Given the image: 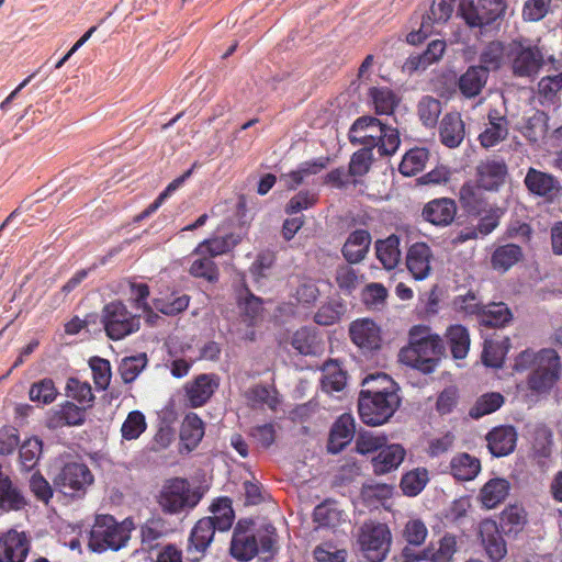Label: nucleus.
<instances>
[{
  "label": "nucleus",
  "instance_id": "obj_1",
  "mask_svg": "<svg viewBox=\"0 0 562 562\" xmlns=\"http://www.w3.org/2000/svg\"><path fill=\"white\" fill-rule=\"evenodd\" d=\"M279 551V536L272 524L255 527L252 521L239 520L234 528L229 552L238 561H250L257 555L272 559Z\"/></svg>",
  "mask_w": 562,
  "mask_h": 562
},
{
  "label": "nucleus",
  "instance_id": "obj_2",
  "mask_svg": "<svg viewBox=\"0 0 562 562\" xmlns=\"http://www.w3.org/2000/svg\"><path fill=\"white\" fill-rule=\"evenodd\" d=\"M445 344L439 335L426 325H414L408 331V345L400 350V361L429 374L445 355Z\"/></svg>",
  "mask_w": 562,
  "mask_h": 562
},
{
  "label": "nucleus",
  "instance_id": "obj_3",
  "mask_svg": "<svg viewBox=\"0 0 562 562\" xmlns=\"http://www.w3.org/2000/svg\"><path fill=\"white\" fill-rule=\"evenodd\" d=\"M349 140L352 145H362L371 149L378 148L380 156L395 154L401 144L396 127L382 123L371 115L358 117L349 130Z\"/></svg>",
  "mask_w": 562,
  "mask_h": 562
},
{
  "label": "nucleus",
  "instance_id": "obj_4",
  "mask_svg": "<svg viewBox=\"0 0 562 562\" xmlns=\"http://www.w3.org/2000/svg\"><path fill=\"white\" fill-rule=\"evenodd\" d=\"M133 529L132 518L117 521L109 514L97 515L89 532L88 548L95 553L119 551L127 546Z\"/></svg>",
  "mask_w": 562,
  "mask_h": 562
},
{
  "label": "nucleus",
  "instance_id": "obj_5",
  "mask_svg": "<svg viewBox=\"0 0 562 562\" xmlns=\"http://www.w3.org/2000/svg\"><path fill=\"white\" fill-rule=\"evenodd\" d=\"M56 493L67 503L82 501L94 484V475L82 461L72 460L61 463L53 476Z\"/></svg>",
  "mask_w": 562,
  "mask_h": 562
},
{
  "label": "nucleus",
  "instance_id": "obj_6",
  "mask_svg": "<svg viewBox=\"0 0 562 562\" xmlns=\"http://www.w3.org/2000/svg\"><path fill=\"white\" fill-rule=\"evenodd\" d=\"M101 323L110 339L121 340L139 330L140 317L132 313L122 301L115 300L103 306Z\"/></svg>",
  "mask_w": 562,
  "mask_h": 562
},
{
  "label": "nucleus",
  "instance_id": "obj_7",
  "mask_svg": "<svg viewBox=\"0 0 562 562\" xmlns=\"http://www.w3.org/2000/svg\"><path fill=\"white\" fill-rule=\"evenodd\" d=\"M507 9L506 0H460L459 14L470 27L481 30L504 18Z\"/></svg>",
  "mask_w": 562,
  "mask_h": 562
},
{
  "label": "nucleus",
  "instance_id": "obj_8",
  "mask_svg": "<svg viewBox=\"0 0 562 562\" xmlns=\"http://www.w3.org/2000/svg\"><path fill=\"white\" fill-rule=\"evenodd\" d=\"M401 405L400 396L360 394L358 413L362 423L368 426H381L390 420Z\"/></svg>",
  "mask_w": 562,
  "mask_h": 562
},
{
  "label": "nucleus",
  "instance_id": "obj_9",
  "mask_svg": "<svg viewBox=\"0 0 562 562\" xmlns=\"http://www.w3.org/2000/svg\"><path fill=\"white\" fill-rule=\"evenodd\" d=\"M200 499L201 495L190 488L186 479L175 477L164 485L158 503L164 513L179 514L195 507Z\"/></svg>",
  "mask_w": 562,
  "mask_h": 562
},
{
  "label": "nucleus",
  "instance_id": "obj_10",
  "mask_svg": "<svg viewBox=\"0 0 562 562\" xmlns=\"http://www.w3.org/2000/svg\"><path fill=\"white\" fill-rule=\"evenodd\" d=\"M391 541V531L385 524L366 522L361 527L359 544L369 562H382L390 551Z\"/></svg>",
  "mask_w": 562,
  "mask_h": 562
},
{
  "label": "nucleus",
  "instance_id": "obj_11",
  "mask_svg": "<svg viewBox=\"0 0 562 562\" xmlns=\"http://www.w3.org/2000/svg\"><path fill=\"white\" fill-rule=\"evenodd\" d=\"M540 364L528 376V386L530 390L542 393L549 391L558 381L561 363L558 352L553 349H542L539 352Z\"/></svg>",
  "mask_w": 562,
  "mask_h": 562
},
{
  "label": "nucleus",
  "instance_id": "obj_12",
  "mask_svg": "<svg viewBox=\"0 0 562 562\" xmlns=\"http://www.w3.org/2000/svg\"><path fill=\"white\" fill-rule=\"evenodd\" d=\"M512 71L518 78H535L544 64V56L538 46L515 45L510 50Z\"/></svg>",
  "mask_w": 562,
  "mask_h": 562
},
{
  "label": "nucleus",
  "instance_id": "obj_13",
  "mask_svg": "<svg viewBox=\"0 0 562 562\" xmlns=\"http://www.w3.org/2000/svg\"><path fill=\"white\" fill-rule=\"evenodd\" d=\"M214 522L211 518H201L192 527L187 543V555L190 562H200L206 554L211 543L214 540Z\"/></svg>",
  "mask_w": 562,
  "mask_h": 562
},
{
  "label": "nucleus",
  "instance_id": "obj_14",
  "mask_svg": "<svg viewBox=\"0 0 562 562\" xmlns=\"http://www.w3.org/2000/svg\"><path fill=\"white\" fill-rule=\"evenodd\" d=\"M457 550V537L451 533H446L438 540V542L430 543L422 554H413L409 548H404L403 557L407 562L422 560H428L429 562H452Z\"/></svg>",
  "mask_w": 562,
  "mask_h": 562
},
{
  "label": "nucleus",
  "instance_id": "obj_15",
  "mask_svg": "<svg viewBox=\"0 0 562 562\" xmlns=\"http://www.w3.org/2000/svg\"><path fill=\"white\" fill-rule=\"evenodd\" d=\"M31 550L25 532L10 529L0 533V562H24Z\"/></svg>",
  "mask_w": 562,
  "mask_h": 562
},
{
  "label": "nucleus",
  "instance_id": "obj_16",
  "mask_svg": "<svg viewBox=\"0 0 562 562\" xmlns=\"http://www.w3.org/2000/svg\"><path fill=\"white\" fill-rule=\"evenodd\" d=\"M524 183L530 193L549 202L557 200L562 192V187L553 175L532 167L528 169Z\"/></svg>",
  "mask_w": 562,
  "mask_h": 562
},
{
  "label": "nucleus",
  "instance_id": "obj_17",
  "mask_svg": "<svg viewBox=\"0 0 562 562\" xmlns=\"http://www.w3.org/2000/svg\"><path fill=\"white\" fill-rule=\"evenodd\" d=\"M456 0H432L429 11L423 16L420 29L418 32H412L407 36V41L412 44L420 41V35L427 37L432 32L436 23L447 22L454 9Z\"/></svg>",
  "mask_w": 562,
  "mask_h": 562
},
{
  "label": "nucleus",
  "instance_id": "obj_18",
  "mask_svg": "<svg viewBox=\"0 0 562 562\" xmlns=\"http://www.w3.org/2000/svg\"><path fill=\"white\" fill-rule=\"evenodd\" d=\"M434 252L425 241H417L409 246L406 252V267L415 280L427 279L431 272Z\"/></svg>",
  "mask_w": 562,
  "mask_h": 562
},
{
  "label": "nucleus",
  "instance_id": "obj_19",
  "mask_svg": "<svg viewBox=\"0 0 562 562\" xmlns=\"http://www.w3.org/2000/svg\"><path fill=\"white\" fill-rule=\"evenodd\" d=\"M507 175L508 168L503 159H486L476 166V183L485 191H498Z\"/></svg>",
  "mask_w": 562,
  "mask_h": 562
},
{
  "label": "nucleus",
  "instance_id": "obj_20",
  "mask_svg": "<svg viewBox=\"0 0 562 562\" xmlns=\"http://www.w3.org/2000/svg\"><path fill=\"white\" fill-rule=\"evenodd\" d=\"M352 342L364 350H378L382 344L381 328L369 318L353 321L349 327Z\"/></svg>",
  "mask_w": 562,
  "mask_h": 562
},
{
  "label": "nucleus",
  "instance_id": "obj_21",
  "mask_svg": "<svg viewBox=\"0 0 562 562\" xmlns=\"http://www.w3.org/2000/svg\"><path fill=\"white\" fill-rule=\"evenodd\" d=\"M220 386V378L215 373H202L186 385V396L193 408L203 406Z\"/></svg>",
  "mask_w": 562,
  "mask_h": 562
},
{
  "label": "nucleus",
  "instance_id": "obj_22",
  "mask_svg": "<svg viewBox=\"0 0 562 562\" xmlns=\"http://www.w3.org/2000/svg\"><path fill=\"white\" fill-rule=\"evenodd\" d=\"M457 211V203L453 199L438 198L424 205L422 216L431 225L446 227L454 221Z\"/></svg>",
  "mask_w": 562,
  "mask_h": 562
},
{
  "label": "nucleus",
  "instance_id": "obj_23",
  "mask_svg": "<svg viewBox=\"0 0 562 562\" xmlns=\"http://www.w3.org/2000/svg\"><path fill=\"white\" fill-rule=\"evenodd\" d=\"M509 133V122L506 115L496 108L487 112V124L479 135V142L483 148H492L505 140Z\"/></svg>",
  "mask_w": 562,
  "mask_h": 562
},
{
  "label": "nucleus",
  "instance_id": "obj_24",
  "mask_svg": "<svg viewBox=\"0 0 562 562\" xmlns=\"http://www.w3.org/2000/svg\"><path fill=\"white\" fill-rule=\"evenodd\" d=\"M87 409L71 401H65L50 412L47 425L49 428L81 426L86 422Z\"/></svg>",
  "mask_w": 562,
  "mask_h": 562
},
{
  "label": "nucleus",
  "instance_id": "obj_25",
  "mask_svg": "<svg viewBox=\"0 0 562 562\" xmlns=\"http://www.w3.org/2000/svg\"><path fill=\"white\" fill-rule=\"evenodd\" d=\"M479 533L488 558L493 562L502 560L507 550L496 521L492 519L482 520L479 525Z\"/></svg>",
  "mask_w": 562,
  "mask_h": 562
},
{
  "label": "nucleus",
  "instance_id": "obj_26",
  "mask_svg": "<svg viewBox=\"0 0 562 562\" xmlns=\"http://www.w3.org/2000/svg\"><path fill=\"white\" fill-rule=\"evenodd\" d=\"M517 438L514 426H498L487 434V447L494 457H505L515 450Z\"/></svg>",
  "mask_w": 562,
  "mask_h": 562
},
{
  "label": "nucleus",
  "instance_id": "obj_27",
  "mask_svg": "<svg viewBox=\"0 0 562 562\" xmlns=\"http://www.w3.org/2000/svg\"><path fill=\"white\" fill-rule=\"evenodd\" d=\"M355 419L350 414L338 417L330 429L327 449L331 453H338L346 448L355 435Z\"/></svg>",
  "mask_w": 562,
  "mask_h": 562
},
{
  "label": "nucleus",
  "instance_id": "obj_28",
  "mask_svg": "<svg viewBox=\"0 0 562 562\" xmlns=\"http://www.w3.org/2000/svg\"><path fill=\"white\" fill-rule=\"evenodd\" d=\"M479 183L464 182L459 190V202L464 212L472 216H480L488 206L487 200Z\"/></svg>",
  "mask_w": 562,
  "mask_h": 562
},
{
  "label": "nucleus",
  "instance_id": "obj_29",
  "mask_svg": "<svg viewBox=\"0 0 562 562\" xmlns=\"http://www.w3.org/2000/svg\"><path fill=\"white\" fill-rule=\"evenodd\" d=\"M464 135V122L460 113L450 112L445 114L439 125L441 143L449 148H456L462 143Z\"/></svg>",
  "mask_w": 562,
  "mask_h": 562
},
{
  "label": "nucleus",
  "instance_id": "obj_30",
  "mask_svg": "<svg viewBox=\"0 0 562 562\" xmlns=\"http://www.w3.org/2000/svg\"><path fill=\"white\" fill-rule=\"evenodd\" d=\"M371 235L367 229H356L348 236L341 248L344 258L349 263L361 262L370 248Z\"/></svg>",
  "mask_w": 562,
  "mask_h": 562
},
{
  "label": "nucleus",
  "instance_id": "obj_31",
  "mask_svg": "<svg viewBox=\"0 0 562 562\" xmlns=\"http://www.w3.org/2000/svg\"><path fill=\"white\" fill-rule=\"evenodd\" d=\"M241 241L239 234L229 233L222 237H213L201 241L195 249L193 255L204 256L209 255L214 258L233 250Z\"/></svg>",
  "mask_w": 562,
  "mask_h": 562
},
{
  "label": "nucleus",
  "instance_id": "obj_32",
  "mask_svg": "<svg viewBox=\"0 0 562 562\" xmlns=\"http://www.w3.org/2000/svg\"><path fill=\"white\" fill-rule=\"evenodd\" d=\"M406 451L397 443L382 447L379 453L372 459V467L375 474H385L400 467L404 461Z\"/></svg>",
  "mask_w": 562,
  "mask_h": 562
},
{
  "label": "nucleus",
  "instance_id": "obj_33",
  "mask_svg": "<svg viewBox=\"0 0 562 562\" xmlns=\"http://www.w3.org/2000/svg\"><path fill=\"white\" fill-rule=\"evenodd\" d=\"M488 74L477 66H470L458 80V88L467 99L477 97L485 87Z\"/></svg>",
  "mask_w": 562,
  "mask_h": 562
},
{
  "label": "nucleus",
  "instance_id": "obj_34",
  "mask_svg": "<svg viewBox=\"0 0 562 562\" xmlns=\"http://www.w3.org/2000/svg\"><path fill=\"white\" fill-rule=\"evenodd\" d=\"M524 257L522 248L516 244H505L496 247L491 255V267L498 272H506Z\"/></svg>",
  "mask_w": 562,
  "mask_h": 562
},
{
  "label": "nucleus",
  "instance_id": "obj_35",
  "mask_svg": "<svg viewBox=\"0 0 562 562\" xmlns=\"http://www.w3.org/2000/svg\"><path fill=\"white\" fill-rule=\"evenodd\" d=\"M210 512L212 516H206L205 518H211L217 531L225 532L232 528L235 520V512L229 497L222 496L215 498L210 506Z\"/></svg>",
  "mask_w": 562,
  "mask_h": 562
},
{
  "label": "nucleus",
  "instance_id": "obj_36",
  "mask_svg": "<svg viewBox=\"0 0 562 562\" xmlns=\"http://www.w3.org/2000/svg\"><path fill=\"white\" fill-rule=\"evenodd\" d=\"M170 532L168 522L160 516H151L145 520L139 528L142 544L148 549L158 546L159 540L164 539Z\"/></svg>",
  "mask_w": 562,
  "mask_h": 562
},
{
  "label": "nucleus",
  "instance_id": "obj_37",
  "mask_svg": "<svg viewBox=\"0 0 562 562\" xmlns=\"http://www.w3.org/2000/svg\"><path fill=\"white\" fill-rule=\"evenodd\" d=\"M378 260L386 270L397 267L401 260L400 237L391 234L384 239H378L374 244Z\"/></svg>",
  "mask_w": 562,
  "mask_h": 562
},
{
  "label": "nucleus",
  "instance_id": "obj_38",
  "mask_svg": "<svg viewBox=\"0 0 562 562\" xmlns=\"http://www.w3.org/2000/svg\"><path fill=\"white\" fill-rule=\"evenodd\" d=\"M43 453V441L32 436L21 441L19 446L18 463L22 472H31L36 468Z\"/></svg>",
  "mask_w": 562,
  "mask_h": 562
},
{
  "label": "nucleus",
  "instance_id": "obj_39",
  "mask_svg": "<svg viewBox=\"0 0 562 562\" xmlns=\"http://www.w3.org/2000/svg\"><path fill=\"white\" fill-rule=\"evenodd\" d=\"M400 387L396 382L386 373H375L368 375L362 382L360 394L400 396Z\"/></svg>",
  "mask_w": 562,
  "mask_h": 562
},
{
  "label": "nucleus",
  "instance_id": "obj_40",
  "mask_svg": "<svg viewBox=\"0 0 562 562\" xmlns=\"http://www.w3.org/2000/svg\"><path fill=\"white\" fill-rule=\"evenodd\" d=\"M292 347L304 356H316L323 351V344L316 330L302 327L292 337Z\"/></svg>",
  "mask_w": 562,
  "mask_h": 562
},
{
  "label": "nucleus",
  "instance_id": "obj_41",
  "mask_svg": "<svg viewBox=\"0 0 562 562\" xmlns=\"http://www.w3.org/2000/svg\"><path fill=\"white\" fill-rule=\"evenodd\" d=\"M368 95L378 115L393 114L401 102V98L387 87H372Z\"/></svg>",
  "mask_w": 562,
  "mask_h": 562
},
{
  "label": "nucleus",
  "instance_id": "obj_42",
  "mask_svg": "<svg viewBox=\"0 0 562 562\" xmlns=\"http://www.w3.org/2000/svg\"><path fill=\"white\" fill-rule=\"evenodd\" d=\"M27 505L21 490L13 485L11 479L5 475L0 479V509L4 512L21 510Z\"/></svg>",
  "mask_w": 562,
  "mask_h": 562
},
{
  "label": "nucleus",
  "instance_id": "obj_43",
  "mask_svg": "<svg viewBox=\"0 0 562 562\" xmlns=\"http://www.w3.org/2000/svg\"><path fill=\"white\" fill-rule=\"evenodd\" d=\"M512 318L513 314L508 306L503 302H498L484 305L479 322L484 327L495 328L506 326Z\"/></svg>",
  "mask_w": 562,
  "mask_h": 562
},
{
  "label": "nucleus",
  "instance_id": "obj_44",
  "mask_svg": "<svg viewBox=\"0 0 562 562\" xmlns=\"http://www.w3.org/2000/svg\"><path fill=\"white\" fill-rule=\"evenodd\" d=\"M451 474L459 481H471L481 471V462L469 453H459L450 462Z\"/></svg>",
  "mask_w": 562,
  "mask_h": 562
},
{
  "label": "nucleus",
  "instance_id": "obj_45",
  "mask_svg": "<svg viewBox=\"0 0 562 562\" xmlns=\"http://www.w3.org/2000/svg\"><path fill=\"white\" fill-rule=\"evenodd\" d=\"M509 492V483L505 479H492L484 484L480 498L484 507L492 509L505 501Z\"/></svg>",
  "mask_w": 562,
  "mask_h": 562
},
{
  "label": "nucleus",
  "instance_id": "obj_46",
  "mask_svg": "<svg viewBox=\"0 0 562 562\" xmlns=\"http://www.w3.org/2000/svg\"><path fill=\"white\" fill-rule=\"evenodd\" d=\"M313 520L318 527L336 528L344 521V512L336 502L327 499L314 508Z\"/></svg>",
  "mask_w": 562,
  "mask_h": 562
},
{
  "label": "nucleus",
  "instance_id": "obj_47",
  "mask_svg": "<svg viewBox=\"0 0 562 562\" xmlns=\"http://www.w3.org/2000/svg\"><path fill=\"white\" fill-rule=\"evenodd\" d=\"M428 159L429 150L427 148H412L403 156L398 170L405 177L415 176L424 170Z\"/></svg>",
  "mask_w": 562,
  "mask_h": 562
},
{
  "label": "nucleus",
  "instance_id": "obj_48",
  "mask_svg": "<svg viewBox=\"0 0 562 562\" xmlns=\"http://www.w3.org/2000/svg\"><path fill=\"white\" fill-rule=\"evenodd\" d=\"M204 436L203 420L195 413H189L181 425L180 438L189 449L195 448Z\"/></svg>",
  "mask_w": 562,
  "mask_h": 562
},
{
  "label": "nucleus",
  "instance_id": "obj_49",
  "mask_svg": "<svg viewBox=\"0 0 562 562\" xmlns=\"http://www.w3.org/2000/svg\"><path fill=\"white\" fill-rule=\"evenodd\" d=\"M347 382V374L336 361H328L322 368V389L323 391L339 392Z\"/></svg>",
  "mask_w": 562,
  "mask_h": 562
},
{
  "label": "nucleus",
  "instance_id": "obj_50",
  "mask_svg": "<svg viewBox=\"0 0 562 562\" xmlns=\"http://www.w3.org/2000/svg\"><path fill=\"white\" fill-rule=\"evenodd\" d=\"M447 342L454 359H464L470 348V335L462 325H452L447 329Z\"/></svg>",
  "mask_w": 562,
  "mask_h": 562
},
{
  "label": "nucleus",
  "instance_id": "obj_51",
  "mask_svg": "<svg viewBox=\"0 0 562 562\" xmlns=\"http://www.w3.org/2000/svg\"><path fill=\"white\" fill-rule=\"evenodd\" d=\"M554 70L560 71L554 76H546L538 82V93L546 101L553 102L562 90V53L559 60L551 59Z\"/></svg>",
  "mask_w": 562,
  "mask_h": 562
},
{
  "label": "nucleus",
  "instance_id": "obj_52",
  "mask_svg": "<svg viewBox=\"0 0 562 562\" xmlns=\"http://www.w3.org/2000/svg\"><path fill=\"white\" fill-rule=\"evenodd\" d=\"M66 396L75 400L79 405L87 408L93 406L95 396L92 393V387L89 382L81 381L78 378H68L65 386Z\"/></svg>",
  "mask_w": 562,
  "mask_h": 562
},
{
  "label": "nucleus",
  "instance_id": "obj_53",
  "mask_svg": "<svg viewBox=\"0 0 562 562\" xmlns=\"http://www.w3.org/2000/svg\"><path fill=\"white\" fill-rule=\"evenodd\" d=\"M505 403V397L499 392H488L477 397L469 411L470 417L479 419L499 409Z\"/></svg>",
  "mask_w": 562,
  "mask_h": 562
},
{
  "label": "nucleus",
  "instance_id": "obj_54",
  "mask_svg": "<svg viewBox=\"0 0 562 562\" xmlns=\"http://www.w3.org/2000/svg\"><path fill=\"white\" fill-rule=\"evenodd\" d=\"M505 57V46L499 41H492L486 44L480 54V65L487 74L491 70H497L503 65Z\"/></svg>",
  "mask_w": 562,
  "mask_h": 562
},
{
  "label": "nucleus",
  "instance_id": "obj_55",
  "mask_svg": "<svg viewBox=\"0 0 562 562\" xmlns=\"http://www.w3.org/2000/svg\"><path fill=\"white\" fill-rule=\"evenodd\" d=\"M442 112L441 102L430 95H424L417 104V114L426 127H435Z\"/></svg>",
  "mask_w": 562,
  "mask_h": 562
},
{
  "label": "nucleus",
  "instance_id": "obj_56",
  "mask_svg": "<svg viewBox=\"0 0 562 562\" xmlns=\"http://www.w3.org/2000/svg\"><path fill=\"white\" fill-rule=\"evenodd\" d=\"M237 305L249 324H252L262 312V300L254 295L246 286L238 294Z\"/></svg>",
  "mask_w": 562,
  "mask_h": 562
},
{
  "label": "nucleus",
  "instance_id": "obj_57",
  "mask_svg": "<svg viewBox=\"0 0 562 562\" xmlns=\"http://www.w3.org/2000/svg\"><path fill=\"white\" fill-rule=\"evenodd\" d=\"M548 116L542 111H536L530 117L527 119L521 127V134L530 143H537L543 138L548 132Z\"/></svg>",
  "mask_w": 562,
  "mask_h": 562
},
{
  "label": "nucleus",
  "instance_id": "obj_58",
  "mask_svg": "<svg viewBox=\"0 0 562 562\" xmlns=\"http://www.w3.org/2000/svg\"><path fill=\"white\" fill-rule=\"evenodd\" d=\"M153 303L158 312L167 316H175L188 308L190 296L187 294L171 293L169 296L155 299Z\"/></svg>",
  "mask_w": 562,
  "mask_h": 562
},
{
  "label": "nucleus",
  "instance_id": "obj_59",
  "mask_svg": "<svg viewBox=\"0 0 562 562\" xmlns=\"http://www.w3.org/2000/svg\"><path fill=\"white\" fill-rule=\"evenodd\" d=\"M189 273L194 278L204 279L211 283H215L220 279L218 267L209 255L199 256L194 259L189 268Z\"/></svg>",
  "mask_w": 562,
  "mask_h": 562
},
{
  "label": "nucleus",
  "instance_id": "obj_60",
  "mask_svg": "<svg viewBox=\"0 0 562 562\" xmlns=\"http://www.w3.org/2000/svg\"><path fill=\"white\" fill-rule=\"evenodd\" d=\"M428 471L426 469H415L405 473L401 479V490L406 496H417L428 482Z\"/></svg>",
  "mask_w": 562,
  "mask_h": 562
},
{
  "label": "nucleus",
  "instance_id": "obj_61",
  "mask_svg": "<svg viewBox=\"0 0 562 562\" xmlns=\"http://www.w3.org/2000/svg\"><path fill=\"white\" fill-rule=\"evenodd\" d=\"M147 362L148 359L145 352L122 359L119 372L123 382L127 384L135 381L140 372L146 368Z\"/></svg>",
  "mask_w": 562,
  "mask_h": 562
},
{
  "label": "nucleus",
  "instance_id": "obj_62",
  "mask_svg": "<svg viewBox=\"0 0 562 562\" xmlns=\"http://www.w3.org/2000/svg\"><path fill=\"white\" fill-rule=\"evenodd\" d=\"M89 367L92 371V379L95 387L100 391L106 390L112 378L110 361L95 356L90 358Z\"/></svg>",
  "mask_w": 562,
  "mask_h": 562
},
{
  "label": "nucleus",
  "instance_id": "obj_63",
  "mask_svg": "<svg viewBox=\"0 0 562 562\" xmlns=\"http://www.w3.org/2000/svg\"><path fill=\"white\" fill-rule=\"evenodd\" d=\"M526 524L525 510L516 505L506 507L501 515V527L505 533H517Z\"/></svg>",
  "mask_w": 562,
  "mask_h": 562
},
{
  "label": "nucleus",
  "instance_id": "obj_64",
  "mask_svg": "<svg viewBox=\"0 0 562 562\" xmlns=\"http://www.w3.org/2000/svg\"><path fill=\"white\" fill-rule=\"evenodd\" d=\"M58 391L52 379L45 378L31 385L29 396L32 402L50 404L57 397Z\"/></svg>",
  "mask_w": 562,
  "mask_h": 562
}]
</instances>
